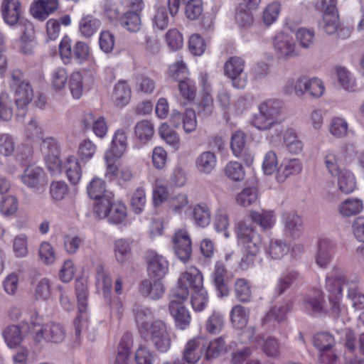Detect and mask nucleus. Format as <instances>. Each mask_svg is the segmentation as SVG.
Here are the masks:
<instances>
[{"instance_id": "nucleus-1", "label": "nucleus", "mask_w": 364, "mask_h": 364, "mask_svg": "<svg viewBox=\"0 0 364 364\" xmlns=\"http://www.w3.org/2000/svg\"><path fill=\"white\" fill-rule=\"evenodd\" d=\"M10 88L14 95L16 107V115L23 118L26 116L28 106L33 99V90L30 82L24 78L23 73L18 70L11 74Z\"/></svg>"}, {"instance_id": "nucleus-2", "label": "nucleus", "mask_w": 364, "mask_h": 364, "mask_svg": "<svg viewBox=\"0 0 364 364\" xmlns=\"http://www.w3.org/2000/svg\"><path fill=\"white\" fill-rule=\"evenodd\" d=\"M203 287L202 273L198 268L191 267L179 276L176 287L172 295L180 299L186 300L191 291L193 293Z\"/></svg>"}, {"instance_id": "nucleus-3", "label": "nucleus", "mask_w": 364, "mask_h": 364, "mask_svg": "<svg viewBox=\"0 0 364 364\" xmlns=\"http://www.w3.org/2000/svg\"><path fill=\"white\" fill-rule=\"evenodd\" d=\"M236 235L238 243L244 248L247 258L257 255L261 250L262 240L254 228L241 221L237 225Z\"/></svg>"}, {"instance_id": "nucleus-4", "label": "nucleus", "mask_w": 364, "mask_h": 364, "mask_svg": "<svg viewBox=\"0 0 364 364\" xmlns=\"http://www.w3.org/2000/svg\"><path fill=\"white\" fill-rule=\"evenodd\" d=\"M59 53L65 64L70 63L73 58L77 63L82 64L89 59L90 48L86 43L80 41L73 46L70 38L65 36L60 43Z\"/></svg>"}, {"instance_id": "nucleus-5", "label": "nucleus", "mask_w": 364, "mask_h": 364, "mask_svg": "<svg viewBox=\"0 0 364 364\" xmlns=\"http://www.w3.org/2000/svg\"><path fill=\"white\" fill-rule=\"evenodd\" d=\"M146 334L141 335L144 339H149L160 353L167 352L171 346V339L167 325L164 321L156 319L152 321Z\"/></svg>"}, {"instance_id": "nucleus-6", "label": "nucleus", "mask_w": 364, "mask_h": 364, "mask_svg": "<svg viewBox=\"0 0 364 364\" xmlns=\"http://www.w3.org/2000/svg\"><path fill=\"white\" fill-rule=\"evenodd\" d=\"M313 343L319 350L321 364H337L338 358L332 350L335 345L333 337L326 332L318 333L314 336Z\"/></svg>"}, {"instance_id": "nucleus-7", "label": "nucleus", "mask_w": 364, "mask_h": 364, "mask_svg": "<svg viewBox=\"0 0 364 364\" xmlns=\"http://www.w3.org/2000/svg\"><path fill=\"white\" fill-rule=\"evenodd\" d=\"M75 291L78 303L80 316L75 320V335L78 337L81 331L87 327V316L86 309L87 306V287L83 280L75 282Z\"/></svg>"}, {"instance_id": "nucleus-8", "label": "nucleus", "mask_w": 364, "mask_h": 364, "mask_svg": "<svg viewBox=\"0 0 364 364\" xmlns=\"http://www.w3.org/2000/svg\"><path fill=\"white\" fill-rule=\"evenodd\" d=\"M273 46L277 58L287 60L297 55L296 43L290 35L281 32L273 40Z\"/></svg>"}, {"instance_id": "nucleus-9", "label": "nucleus", "mask_w": 364, "mask_h": 364, "mask_svg": "<svg viewBox=\"0 0 364 364\" xmlns=\"http://www.w3.org/2000/svg\"><path fill=\"white\" fill-rule=\"evenodd\" d=\"M245 65L244 60L237 56L229 58L224 65V73L232 80V85L235 88L242 89L246 85V80L240 77Z\"/></svg>"}, {"instance_id": "nucleus-10", "label": "nucleus", "mask_w": 364, "mask_h": 364, "mask_svg": "<svg viewBox=\"0 0 364 364\" xmlns=\"http://www.w3.org/2000/svg\"><path fill=\"white\" fill-rule=\"evenodd\" d=\"M185 301L171 295L168 305L169 312L174 318L176 327L181 330L187 328L191 320L188 309L183 306Z\"/></svg>"}, {"instance_id": "nucleus-11", "label": "nucleus", "mask_w": 364, "mask_h": 364, "mask_svg": "<svg viewBox=\"0 0 364 364\" xmlns=\"http://www.w3.org/2000/svg\"><path fill=\"white\" fill-rule=\"evenodd\" d=\"M284 236L289 239L299 238L304 231L303 220L294 211L285 212L282 216Z\"/></svg>"}, {"instance_id": "nucleus-12", "label": "nucleus", "mask_w": 364, "mask_h": 364, "mask_svg": "<svg viewBox=\"0 0 364 364\" xmlns=\"http://www.w3.org/2000/svg\"><path fill=\"white\" fill-rule=\"evenodd\" d=\"M1 16L9 26H16L21 21L23 8L20 0H2L0 4Z\"/></svg>"}, {"instance_id": "nucleus-13", "label": "nucleus", "mask_w": 364, "mask_h": 364, "mask_svg": "<svg viewBox=\"0 0 364 364\" xmlns=\"http://www.w3.org/2000/svg\"><path fill=\"white\" fill-rule=\"evenodd\" d=\"M172 242L176 255L183 262L189 260L192 253V246L190 235L185 229H180L176 231Z\"/></svg>"}, {"instance_id": "nucleus-14", "label": "nucleus", "mask_w": 364, "mask_h": 364, "mask_svg": "<svg viewBox=\"0 0 364 364\" xmlns=\"http://www.w3.org/2000/svg\"><path fill=\"white\" fill-rule=\"evenodd\" d=\"M336 249V243L334 240L327 237L320 239L315 255L316 264L321 268H326L332 261Z\"/></svg>"}, {"instance_id": "nucleus-15", "label": "nucleus", "mask_w": 364, "mask_h": 364, "mask_svg": "<svg viewBox=\"0 0 364 364\" xmlns=\"http://www.w3.org/2000/svg\"><path fill=\"white\" fill-rule=\"evenodd\" d=\"M207 341L203 337L188 341L185 346L183 358L188 363H196L205 354Z\"/></svg>"}, {"instance_id": "nucleus-16", "label": "nucleus", "mask_w": 364, "mask_h": 364, "mask_svg": "<svg viewBox=\"0 0 364 364\" xmlns=\"http://www.w3.org/2000/svg\"><path fill=\"white\" fill-rule=\"evenodd\" d=\"M147 271L151 279L161 280L168 272L166 259L156 252L149 255Z\"/></svg>"}, {"instance_id": "nucleus-17", "label": "nucleus", "mask_w": 364, "mask_h": 364, "mask_svg": "<svg viewBox=\"0 0 364 364\" xmlns=\"http://www.w3.org/2000/svg\"><path fill=\"white\" fill-rule=\"evenodd\" d=\"M351 282L347 281L343 272L336 268H333L328 273L326 278V288L332 296L342 297L343 287Z\"/></svg>"}, {"instance_id": "nucleus-18", "label": "nucleus", "mask_w": 364, "mask_h": 364, "mask_svg": "<svg viewBox=\"0 0 364 364\" xmlns=\"http://www.w3.org/2000/svg\"><path fill=\"white\" fill-rule=\"evenodd\" d=\"M81 124L84 129H92L100 139H103L107 134L108 126L104 117L85 113L82 115Z\"/></svg>"}, {"instance_id": "nucleus-19", "label": "nucleus", "mask_w": 364, "mask_h": 364, "mask_svg": "<svg viewBox=\"0 0 364 364\" xmlns=\"http://www.w3.org/2000/svg\"><path fill=\"white\" fill-rule=\"evenodd\" d=\"M58 0H35L31 5L30 12L36 19L44 21L58 8Z\"/></svg>"}, {"instance_id": "nucleus-20", "label": "nucleus", "mask_w": 364, "mask_h": 364, "mask_svg": "<svg viewBox=\"0 0 364 364\" xmlns=\"http://www.w3.org/2000/svg\"><path fill=\"white\" fill-rule=\"evenodd\" d=\"M21 181L28 188H38L46 183V173L37 166H28L21 175Z\"/></svg>"}, {"instance_id": "nucleus-21", "label": "nucleus", "mask_w": 364, "mask_h": 364, "mask_svg": "<svg viewBox=\"0 0 364 364\" xmlns=\"http://www.w3.org/2000/svg\"><path fill=\"white\" fill-rule=\"evenodd\" d=\"M132 97L131 87L125 80H119L114 86L111 95L112 102L119 107L123 108L127 106Z\"/></svg>"}, {"instance_id": "nucleus-22", "label": "nucleus", "mask_w": 364, "mask_h": 364, "mask_svg": "<svg viewBox=\"0 0 364 364\" xmlns=\"http://www.w3.org/2000/svg\"><path fill=\"white\" fill-rule=\"evenodd\" d=\"M249 216L251 220L258 225L263 231L272 229L277 220L274 211L271 210H251Z\"/></svg>"}, {"instance_id": "nucleus-23", "label": "nucleus", "mask_w": 364, "mask_h": 364, "mask_svg": "<svg viewBox=\"0 0 364 364\" xmlns=\"http://www.w3.org/2000/svg\"><path fill=\"white\" fill-rule=\"evenodd\" d=\"M302 168L303 164L299 159H284L277 168V179L284 182L289 176L300 173Z\"/></svg>"}, {"instance_id": "nucleus-24", "label": "nucleus", "mask_w": 364, "mask_h": 364, "mask_svg": "<svg viewBox=\"0 0 364 364\" xmlns=\"http://www.w3.org/2000/svg\"><path fill=\"white\" fill-rule=\"evenodd\" d=\"M289 245L281 239H270L269 242L264 246L266 256L274 260H279L288 254Z\"/></svg>"}, {"instance_id": "nucleus-25", "label": "nucleus", "mask_w": 364, "mask_h": 364, "mask_svg": "<svg viewBox=\"0 0 364 364\" xmlns=\"http://www.w3.org/2000/svg\"><path fill=\"white\" fill-rule=\"evenodd\" d=\"M217 161V156L214 152L205 151L200 153L196 159V168L199 173L208 175L215 168Z\"/></svg>"}, {"instance_id": "nucleus-26", "label": "nucleus", "mask_w": 364, "mask_h": 364, "mask_svg": "<svg viewBox=\"0 0 364 364\" xmlns=\"http://www.w3.org/2000/svg\"><path fill=\"white\" fill-rule=\"evenodd\" d=\"M135 322L140 335L146 334L152 321L154 314L151 309L144 306H136L134 309Z\"/></svg>"}, {"instance_id": "nucleus-27", "label": "nucleus", "mask_w": 364, "mask_h": 364, "mask_svg": "<svg viewBox=\"0 0 364 364\" xmlns=\"http://www.w3.org/2000/svg\"><path fill=\"white\" fill-rule=\"evenodd\" d=\"M164 287L161 280L153 279V282L145 279L139 287L140 293L153 300L160 299L164 293Z\"/></svg>"}, {"instance_id": "nucleus-28", "label": "nucleus", "mask_w": 364, "mask_h": 364, "mask_svg": "<svg viewBox=\"0 0 364 364\" xmlns=\"http://www.w3.org/2000/svg\"><path fill=\"white\" fill-rule=\"evenodd\" d=\"M48 328V323H43L40 316H36L34 318H32L28 329L33 342L36 343H46Z\"/></svg>"}, {"instance_id": "nucleus-29", "label": "nucleus", "mask_w": 364, "mask_h": 364, "mask_svg": "<svg viewBox=\"0 0 364 364\" xmlns=\"http://www.w3.org/2000/svg\"><path fill=\"white\" fill-rule=\"evenodd\" d=\"M283 142L288 152L292 155H299L304 149L302 141L293 129H287L285 131L283 136Z\"/></svg>"}, {"instance_id": "nucleus-30", "label": "nucleus", "mask_w": 364, "mask_h": 364, "mask_svg": "<svg viewBox=\"0 0 364 364\" xmlns=\"http://www.w3.org/2000/svg\"><path fill=\"white\" fill-rule=\"evenodd\" d=\"M258 111L272 117L274 121H280L279 117L282 112V102L277 99H267L258 105Z\"/></svg>"}, {"instance_id": "nucleus-31", "label": "nucleus", "mask_w": 364, "mask_h": 364, "mask_svg": "<svg viewBox=\"0 0 364 364\" xmlns=\"http://www.w3.org/2000/svg\"><path fill=\"white\" fill-rule=\"evenodd\" d=\"M338 188L344 194L351 193L356 188V180L354 174L348 169L343 168L336 175Z\"/></svg>"}, {"instance_id": "nucleus-32", "label": "nucleus", "mask_w": 364, "mask_h": 364, "mask_svg": "<svg viewBox=\"0 0 364 364\" xmlns=\"http://www.w3.org/2000/svg\"><path fill=\"white\" fill-rule=\"evenodd\" d=\"M127 148V137L124 131L118 129L115 132L109 150L105 153H110L117 158H121Z\"/></svg>"}, {"instance_id": "nucleus-33", "label": "nucleus", "mask_w": 364, "mask_h": 364, "mask_svg": "<svg viewBox=\"0 0 364 364\" xmlns=\"http://www.w3.org/2000/svg\"><path fill=\"white\" fill-rule=\"evenodd\" d=\"M363 209V201L357 198H350L342 201L338 210L343 217H350L360 213Z\"/></svg>"}, {"instance_id": "nucleus-34", "label": "nucleus", "mask_w": 364, "mask_h": 364, "mask_svg": "<svg viewBox=\"0 0 364 364\" xmlns=\"http://www.w3.org/2000/svg\"><path fill=\"white\" fill-rule=\"evenodd\" d=\"M250 309L240 304L234 306L230 313V321L234 327L242 328L247 326L250 318Z\"/></svg>"}, {"instance_id": "nucleus-35", "label": "nucleus", "mask_w": 364, "mask_h": 364, "mask_svg": "<svg viewBox=\"0 0 364 364\" xmlns=\"http://www.w3.org/2000/svg\"><path fill=\"white\" fill-rule=\"evenodd\" d=\"M226 269L221 262H217L215 266V270L212 274L214 285L221 296H227L229 290L225 281Z\"/></svg>"}, {"instance_id": "nucleus-36", "label": "nucleus", "mask_w": 364, "mask_h": 364, "mask_svg": "<svg viewBox=\"0 0 364 364\" xmlns=\"http://www.w3.org/2000/svg\"><path fill=\"white\" fill-rule=\"evenodd\" d=\"M323 158L325 166L332 176H336L342 170L339 164H343V161L337 150L330 149L325 151Z\"/></svg>"}, {"instance_id": "nucleus-37", "label": "nucleus", "mask_w": 364, "mask_h": 364, "mask_svg": "<svg viewBox=\"0 0 364 364\" xmlns=\"http://www.w3.org/2000/svg\"><path fill=\"white\" fill-rule=\"evenodd\" d=\"M193 218L196 225L200 228L207 227L211 220V212L207 204H196L193 208Z\"/></svg>"}, {"instance_id": "nucleus-38", "label": "nucleus", "mask_w": 364, "mask_h": 364, "mask_svg": "<svg viewBox=\"0 0 364 364\" xmlns=\"http://www.w3.org/2000/svg\"><path fill=\"white\" fill-rule=\"evenodd\" d=\"M299 277V273L295 271L282 273L277 281L274 287V293L278 296L282 295L291 287Z\"/></svg>"}, {"instance_id": "nucleus-39", "label": "nucleus", "mask_w": 364, "mask_h": 364, "mask_svg": "<svg viewBox=\"0 0 364 364\" xmlns=\"http://www.w3.org/2000/svg\"><path fill=\"white\" fill-rule=\"evenodd\" d=\"M68 179L74 185L77 184L81 178L82 169L78 160L74 156L66 159L65 164Z\"/></svg>"}, {"instance_id": "nucleus-40", "label": "nucleus", "mask_w": 364, "mask_h": 364, "mask_svg": "<svg viewBox=\"0 0 364 364\" xmlns=\"http://www.w3.org/2000/svg\"><path fill=\"white\" fill-rule=\"evenodd\" d=\"M135 136L137 139L146 144L151 139L154 134V124L149 120H141L137 122L134 127Z\"/></svg>"}, {"instance_id": "nucleus-41", "label": "nucleus", "mask_w": 364, "mask_h": 364, "mask_svg": "<svg viewBox=\"0 0 364 364\" xmlns=\"http://www.w3.org/2000/svg\"><path fill=\"white\" fill-rule=\"evenodd\" d=\"M100 24V21L93 16H85L79 23L80 33L82 36L90 38L97 32Z\"/></svg>"}, {"instance_id": "nucleus-42", "label": "nucleus", "mask_w": 364, "mask_h": 364, "mask_svg": "<svg viewBox=\"0 0 364 364\" xmlns=\"http://www.w3.org/2000/svg\"><path fill=\"white\" fill-rule=\"evenodd\" d=\"M251 124L259 131H267L280 124V121H274L272 117L261 111L255 114L250 121Z\"/></svg>"}, {"instance_id": "nucleus-43", "label": "nucleus", "mask_w": 364, "mask_h": 364, "mask_svg": "<svg viewBox=\"0 0 364 364\" xmlns=\"http://www.w3.org/2000/svg\"><path fill=\"white\" fill-rule=\"evenodd\" d=\"M224 173L230 181L234 182L242 181L245 177V171L242 164L235 161H230L224 167Z\"/></svg>"}, {"instance_id": "nucleus-44", "label": "nucleus", "mask_w": 364, "mask_h": 364, "mask_svg": "<svg viewBox=\"0 0 364 364\" xmlns=\"http://www.w3.org/2000/svg\"><path fill=\"white\" fill-rule=\"evenodd\" d=\"M47 331L46 343L55 344L61 343L66 337V330L65 327L59 323H48V328Z\"/></svg>"}, {"instance_id": "nucleus-45", "label": "nucleus", "mask_w": 364, "mask_h": 364, "mask_svg": "<svg viewBox=\"0 0 364 364\" xmlns=\"http://www.w3.org/2000/svg\"><path fill=\"white\" fill-rule=\"evenodd\" d=\"M328 131L335 138L343 139L348 135V124L344 118L334 117L330 122Z\"/></svg>"}, {"instance_id": "nucleus-46", "label": "nucleus", "mask_w": 364, "mask_h": 364, "mask_svg": "<svg viewBox=\"0 0 364 364\" xmlns=\"http://www.w3.org/2000/svg\"><path fill=\"white\" fill-rule=\"evenodd\" d=\"M121 25L129 32L136 33L141 28L140 14L127 11L120 18Z\"/></svg>"}, {"instance_id": "nucleus-47", "label": "nucleus", "mask_w": 364, "mask_h": 364, "mask_svg": "<svg viewBox=\"0 0 364 364\" xmlns=\"http://www.w3.org/2000/svg\"><path fill=\"white\" fill-rule=\"evenodd\" d=\"M235 296L242 303L249 302L252 297L251 286L245 279H237L234 287Z\"/></svg>"}, {"instance_id": "nucleus-48", "label": "nucleus", "mask_w": 364, "mask_h": 364, "mask_svg": "<svg viewBox=\"0 0 364 364\" xmlns=\"http://www.w3.org/2000/svg\"><path fill=\"white\" fill-rule=\"evenodd\" d=\"M146 204V191L143 187L134 190L131 196L130 205L136 214L141 213Z\"/></svg>"}, {"instance_id": "nucleus-49", "label": "nucleus", "mask_w": 364, "mask_h": 364, "mask_svg": "<svg viewBox=\"0 0 364 364\" xmlns=\"http://www.w3.org/2000/svg\"><path fill=\"white\" fill-rule=\"evenodd\" d=\"M154 28L159 31L166 29L169 25V17L166 9L164 6H156L151 18Z\"/></svg>"}, {"instance_id": "nucleus-50", "label": "nucleus", "mask_w": 364, "mask_h": 364, "mask_svg": "<svg viewBox=\"0 0 364 364\" xmlns=\"http://www.w3.org/2000/svg\"><path fill=\"white\" fill-rule=\"evenodd\" d=\"M161 137L175 150L180 147V138L178 134L173 130L168 124L164 123L159 129Z\"/></svg>"}, {"instance_id": "nucleus-51", "label": "nucleus", "mask_w": 364, "mask_h": 364, "mask_svg": "<svg viewBox=\"0 0 364 364\" xmlns=\"http://www.w3.org/2000/svg\"><path fill=\"white\" fill-rule=\"evenodd\" d=\"M3 336L9 348L16 347L23 340L21 329L16 325H11L6 328L3 332Z\"/></svg>"}, {"instance_id": "nucleus-52", "label": "nucleus", "mask_w": 364, "mask_h": 364, "mask_svg": "<svg viewBox=\"0 0 364 364\" xmlns=\"http://www.w3.org/2000/svg\"><path fill=\"white\" fill-rule=\"evenodd\" d=\"M87 190L90 198L93 200L109 197L105 194L106 188L105 181L98 178H95L90 182Z\"/></svg>"}, {"instance_id": "nucleus-53", "label": "nucleus", "mask_w": 364, "mask_h": 364, "mask_svg": "<svg viewBox=\"0 0 364 364\" xmlns=\"http://www.w3.org/2000/svg\"><path fill=\"white\" fill-rule=\"evenodd\" d=\"M131 252V246L128 240L125 239H118L114 242V253L117 261L120 264H124Z\"/></svg>"}, {"instance_id": "nucleus-54", "label": "nucleus", "mask_w": 364, "mask_h": 364, "mask_svg": "<svg viewBox=\"0 0 364 364\" xmlns=\"http://www.w3.org/2000/svg\"><path fill=\"white\" fill-rule=\"evenodd\" d=\"M347 284V297L351 300L353 306L357 310L364 309V294L360 291L358 284L352 281Z\"/></svg>"}, {"instance_id": "nucleus-55", "label": "nucleus", "mask_w": 364, "mask_h": 364, "mask_svg": "<svg viewBox=\"0 0 364 364\" xmlns=\"http://www.w3.org/2000/svg\"><path fill=\"white\" fill-rule=\"evenodd\" d=\"M127 216V207L122 203H112L108 220L113 224H119L125 220Z\"/></svg>"}, {"instance_id": "nucleus-56", "label": "nucleus", "mask_w": 364, "mask_h": 364, "mask_svg": "<svg viewBox=\"0 0 364 364\" xmlns=\"http://www.w3.org/2000/svg\"><path fill=\"white\" fill-rule=\"evenodd\" d=\"M247 135L241 131H235L231 136L230 148L234 156H240L247 149Z\"/></svg>"}, {"instance_id": "nucleus-57", "label": "nucleus", "mask_w": 364, "mask_h": 364, "mask_svg": "<svg viewBox=\"0 0 364 364\" xmlns=\"http://www.w3.org/2000/svg\"><path fill=\"white\" fill-rule=\"evenodd\" d=\"M13 252L16 257L23 258L28 255V236L21 233L13 240Z\"/></svg>"}, {"instance_id": "nucleus-58", "label": "nucleus", "mask_w": 364, "mask_h": 364, "mask_svg": "<svg viewBox=\"0 0 364 364\" xmlns=\"http://www.w3.org/2000/svg\"><path fill=\"white\" fill-rule=\"evenodd\" d=\"M295 36L299 46L303 48H310L314 43L315 31L312 28H299Z\"/></svg>"}, {"instance_id": "nucleus-59", "label": "nucleus", "mask_w": 364, "mask_h": 364, "mask_svg": "<svg viewBox=\"0 0 364 364\" xmlns=\"http://www.w3.org/2000/svg\"><path fill=\"white\" fill-rule=\"evenodd\" d=\"M181 97L187 102L193 101L196 96V86L190 78L181 81L178 85Z\"/></svg>"}, {"instance_id": "nucleus-60", "label": "nucleus", "mask_w": 364, "mask_h": 364, "mask_svg": "<svg viewBox=\"0 0 364 364\" xmlns=\"http://www.w3.org/2000/svg\"><path fill=\"white\" fill-rule=\"evenodd\" d=\"M259 346H262L263 352L268 357L276 358L279 356L280 353L279 343L278 341L273 337H265L264 336H262L261 339V344Z\"/></svg>"}, {"instance_id": "nucleus-61", "label": "nucleus", "mask_w": 364, "mask_h": 364, "mask_svg": "<svg viewBox=\"0 0 364 364\" xmlns=\"http://www.w3.org/2000/svg\"><path fill=\"white\" fill-rule=\"evenodd\" d=\"M237 203L244 207L255 204L258 200V193L255 188H247L239 193L236 198Z\"/></svg>"}, {"instance_id": "nucleus-62", "label": "nucleus", "mask_w": 364, "mask_h": 364, "mask_svg": "<svg viewBox=\"0 0 364 364\" xmlns=\"http://www.w3.org/2000/svg\"><path fill=\"white\" fill-rule=\"evenodd\" d=\"M85 241L84 237L75 235H65L63 237L64 250L68 255H75L77 252Z\"/></svg>"}, {"instance_id": "nucleus-63", "label": "nucleus", "mask_w": 364, "mask_h": 364, "mask_svg": "<svg viewBox=\"0 0 364 364\" xmlns=\"http://www.w3.org/2000/svg\"><path fill=\"white\" fill-rule=\"evenodd\" d=\"M18 208V199L14 196H5L0 201V211L4 215L9 217L14 215Z\"/></svg>"}, {"instance_id": "nucleus-64", "label": "nucleus", "mask_w": 364, "mask_h": 364, "mask_svg": "<svg viewBox=\"0 0 364 364\" xmlns=\"http://www.w3.org/2000/svg\"><path fill=\"white\" fill-rule=\"evenodd\" d=\"M165 40L168 47L173 51L180 50L183 46V35L176 28L169 29L165 35Z\"/></svg>"}]
</instances>
